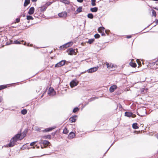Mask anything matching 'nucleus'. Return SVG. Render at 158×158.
<instances>
[{
	"instance_id": "f257e3e1",
	"label": "nucleus",
	"mask_w": 158,
	"mask_h": 158,
	"mask_svg": "<svg viewBox=\"0 0 158 158\" xmlns=\"http://www.w3.org/2000/svg\"><path fill=\"white\" fill-rule=\"evenodd\" d=\"M105 28L103 27H99V33L101 34V35L102 36H105V34L104 33V31L107 35L109 34V31H105Z\"/></svg>"
},
{
	"instance_id": "f03ea898",
	"label": "nucleus",
	"mask_w": 158,
	"mask_h": 158,
	"mask_svg": "<svg viewBox=\"0 0 158 158\" xmlns=\"http://www.w3.org/2000/svg\"><path fill=\"white\" fill-rule=\"evenodd\" d=\"M26 135H22L20 134H18L15 135L13 138L16 141L18 140H21L23 139V138Z\"/></svg>"
},
{
	"instance_id": "7ed1b4c3",
	"label": "nucleus",
	"mask_w": 158,
	"mask_h": 158,
	"mask_svg": "<svg viewBox=\"0 0 158 158\" xmlns=\"http://www.w3.org/2000/svg\"><path fill=\"white\" fill-rule=\"evenodd\" d=\"M104 64H106L107 68L109 69L113 70L115 68L114 65L111 63L106 62L104 63Z\"/></svg>"
},
{
	"instance_id": "20e7f679",
	"label": "nucleus",
	"mask_w": 158,
	"mask_h": 158,
	"mask_svg": "<svg viewBox=\"0 0 158 158\" xmlns=\"http://www.w3.org/2000/svg\"><path fill=\"white\" fill-rule=\"evenodd\" d=\"M65 62L66 61L65 60H61V61L56 64L55 65V67H59L62 66L65 64Z\"/></svg>"
},
{
	"instance_id": "39448f33",
	"label": "nucleus",
	"mask_w": 158,
	"mask_h": 158,
	"mask_svg": "<svg viewBox=\"0 0 158 158\" xmlns=\"http://www.w3.org/2000/svg\"><path fill=\"white\" fill-rule=\"evenodd\" d=\"M48 94L50 95H53L55 94V93L54 92V89L51 87L49 88L48 91Z\"/></svg>"
},
{
	"instance_id": "423d86ee",
	"label": "nucleus",
	"mask_w": 158,
	"mask_h": 158,
	"mask_svg": "<svg viewBox=\"0 0 158 158\" xmlns=\"http://www.w3.org/2000/svg\"><path fill=\"white\" fill-rule=\"evenodd\" d=\"M16 141H17L13 138L11 139L10 141V142L9 144V147H11L14 146Z\"/></svg>"
},
{
	"instance_id": "0eeeda50",
	"label": "nucleus",
	"mask_w": 158,
	"mask_h": 158,
	"mask_svg": "<svg viewBox=\"0 0 158 158\" xmlns=\"http://www.w3.org/2000/svg\"><path fill=\"white\" fill-rule=\"evenodd\" d=\"M58 15L59 17L61 18H66L67 17V14L66 12H64L59 13Z\"/></svg>"
},
{
	"instance_id": "6e6552de",
	"label": "nucleus",
	"mask_w": 158,
	"mask_h": 158,
	"mask_svg": "<svg viewBox=\"0 0 158 158\" xmlns=\"http://www.w3.org/2000/svg\"><path fill=\"white\" fill-rule=\"evenodd\" d=\"M98 68V67L91 68L88 70L87 72L89 73H92L96 71Z\"/></svg>"
},
{
	"instance_id": "1a4fd4ad",
	"label": "nucleus",
	"mask_w": 158,
	"mask_h": 158,
	"mask_svg": "<svg viewBox=\"0 0 158 158\" xmlns=\"http://www.w3.org/2000/svg\"><path fill=\"white\" fill-rule=\"evenodd\" d=\"M78 83V82L74 80H73L70 83V85L71 87H73L77 85Z\"/></svg>"
},
{
	"instance_id": "9d476101",
	"label": "nucleus",
	"mask_w": 158,
	"mask_h": 158,
	"mask_svg": "<svg viewBox=\"0 0 158 158\" xmlns=\"http://www.w3.org/2000/svg\"><path fill=\"white\" fill-rule=\"evenodd\" d=\"M125 115L128 117H130L132 116V117H135L136 116V115L135 114L133 115L131 112H125Z\"/></svg>"
},
{
	"instance_id": "9b49d317",
	"label": "nucleus",
	"mask_w": 158,
	"mask_h": 158,
	"mask_svg": "<svg viewBox=\"0 0 158 158\" xmlns=\"http://www.w3.org/2000/svg\"><path fill=\"white\" fill-rule=\"evenodd\" d=\"M68 54L71 55H73L75 53V51L72 48L69 49L67 51Z\"/></svg>"
},
{
	"instance_id": "f8f14e48",
	"label": "nucleus",
	"mask_w": 158,
	"mask_h": 158,
	"mask_svg": "<svg viewBox=\"0 0 158 158\" xmlns=\"http://www.w3.org/2000/svg\"><path fill=\"white\" fill-rule=\"evenodd\" d=\"M117 88V86L115 85H114L111 86L110 88V92H114L115 89Z\"/></svg>"
},
{
	"instance_id": "ddd939ff",
	"label": "nucleus",
	"mask_w": 158,
	"mask_h": 158,
	"mask_svg": "<svg viewBox=\"0 0 158 158\" xmlns=\"http://www.w3.org/2000/svg\"><path fill=\"white\" fill-rule=\"evenodd\" d=\"M34 11L35 9L34 7H32L30 8L29 11L28 12V14L30 15H32L34 13Z\"/></svg>"
},
{
	"instance_id": "4468645a",
	"label": "nucleus",
	"mask_w": 158,
	"mask_h": 158,
	"mask_svg": "<svg viewBox=\"0 0 158 158\" xmlns=\"http://www.w3.org/2000/svg\"><path fill=\"white\" fill-rule=\"evenodd\" d=\"M73 44V42H70L66 44H65L63 45V46H64V47L66 48L70 46H71Z\"/></svg>"
},
{
	"instance_id": "2eb2a0df",
	"label": "nucleus",
	"mask_w": 158,
	"mask_h": 158,
	"mask_svg": "<svg viewBox=\"0 0 158 158\" xmlns=\"http://www.w3.org/2000/svg\"><path fill=\"white\" fill-rule=\"evenodd\" d=\"M77 117L76 116H73L69 118V120L71 123L75 122L76 121V118Z\"/></svg>"
},
{
	"instance_id": "dca6fc26",
	"label": "nucleus",
	"mask_w": 158,
	"mask_h": 158,
	"mask_svg": "<svg viewBox=\"0 0 158 158\" xmlns=\"http://www.w3.org/2000/svg\"><path fill=\"white\" fill-rule=\"evenodd\" d=\"M55 127H51L47 128L43 130V132H48L51 131L53 129H54Z\"/></svg>"
},
{
	"instance_id": "f3484780",
	"label": "nucleus",
	"mask_w": 158,
	"mask_h": 158,
	"mask_svg": "<svg viewBox=\"0 0 158 158\" xmlns=\"http://www.w3.org/2000/svg\"><path fill=\"white\" fill-rule=\"evenodd\" d=\"M75 135L74 133L71 132L69 134V137L70 139H72L75 137Z\"/></svg>"
},
{
	"instance_id": "a211bd4d",
	"label": "nucleus",
	"mask_w": 158,
	"mask_h": 158,
	"mask_svg": "<svg viewBox=\"0 0 158 158\" xmlns=\"http://www.w3.org/2000/svg\"><path fill=\"white\" fill-rule=\"evenodd\" d=\"M42 138L43 139H50L51 138V136L50 135H44L42 136Z\"/></svg>"
},
{
	"instance_id": "6ab92c4d",
	"label": "nucleus",
	"mask_w": 158,
	"mask_h": 158,
	"mask_svg": "<svg viewBox=\"0 0 158 158\" xmlns=\"http://www.w3.org/2000/svg\"><path fill=\"white\" fill-rule=\"evenodd\" d=\"M90 11L92 12H96L98 10V8L96 7L91 8L90 9Z\"/></svg>"
},
{
	"instance_id": "aec40b11",
	"label": "nucleus",
	"mask_w": 158,
	"mask_h": 158,
	"mask_svg": "<svg viewBox=\"0 0 158 158\" xmlns=\"http://www.w3.org/2000/svg\"><path fill=\"white\" fill-rule=\"evenodd\" d=\"M30 0H25L24 4V6H26L28 5V4L30 3Z\"/></svg>"
},
{
	"instance_id": "412c9836",
	"label": "nucleus",
	"mask_w": 158,
	"mask_h": 158,
	"mask_svg": "<svg viewBox=\"0 0 158 158\" xmlns=\"http://www.w3.org/2000/svg\"><path fill=\"white\" fill-rule=\"evenodd\" d=\"M129 64L130 66L133 67H135L136 66V64L135 63L131 62Z\"/></svg>"
},
{
	"instance_id": "4be33fe9",
	"label": "nucleus",
	"mask_w": 158,
	"mask_h": 158,
	"mask_svg": "<svg viewBox=\"0 0 158 158\" xmlns=\"http://www.w3.org/2000/svg\"><path fill=\"white\" fill-rule=\"evenodd\" d=\"M60 1L65 4H69V2L67 0H60Z\"/></svg>"
},
{
	"instance_id": "5701e85b",
	"label": "nucleus",
	"mask_w": 158,
	"mask_h": 158,
	"mask_svg": "<svg viewBox=\"0 0 158 158\" xmlns=\"http://www.w3.org/2000/svg\"><path fill=\"white\" fill-rule=\"evenodd\" d=\"M132 127L134 129H137L138 128V127L137 126V124L136 123H133L132 125Z\"/></svg>"
},
{
	"instance_id": "b1692460",
	"label": "nucleus",
	"mask_w": 158,
	"mask_h": 158,
	"mask_svg": "<svg viewBox=\"0 0 158 158\" xmlns=\"http://www.w3.org/2000/svg\"><path fill=\"white\" fill-rule=\"evenodd\" d=\"M43 143L44 145H49L50 143V142L48 141L47 140H44L43 141Z\"/></svg>"
},
{
	"instance_id": "393cba45",
	"label": "nucleus",
	"mask_w": 158,
	"mask_h": 158,
	"mask_svg": "<svg viewBox=\"0 0 158 158\" xmlns=\"http://www.w3.org/2000/svg\"><path fill=\"white\" fill-rule=\"evenodd\" d=\"M82 8L81 6L79 7H78L77 10V13H80L82 11Z\"/></svg>"
},
{
	"instance_id": "a878e982",
	"label": "nucleus",
	"mask_w": 158,
	"mask_h": 158,
	"mask_svg": "<svg viewBox=\"0 0 158 158\" xmlns=\"http://www.w3.org/2000/svg\"><path fill=\"white\" fill-rule=\"evenodd\" d=\"M152 16H154L155 17H156V14L155 11L153 9L152 10Z\"/></svg>"
},
{
	"instance_id": "bb28decb",
	"label": "nucleus",
	"mask_w": 158,
	"mask_h": 158,
	"mask_svg": "<svg viewBox=\"0 0 158 158\" xmlns=\"http://www.w3.org/2000/svg\"><path fill=\"white\" fill-rule=\"evenodd\" d=\"M87 17L88 18L92 19L94 17L93 15L92 14H89L87 15Z\"/></svg>"
},
{
	"instance_id": "cd10ccee",
	"label": "nucleus",
	"mask_w": 158,
	"mask_h": 158,
	"mask_svg": "<svg viewBox=\"0 0 158 158\" xmlns=\"http://www.w3.org/2000/svg\"><path fill=\"white\" fill-rule=\"evenodd\" d=\"M94 39H90L89 40L87 43L90 44H92L93 43V42L94 41Z\"/></svg>"
},
{
	"instance_id": "c85d7f7f",
	"label": "nucleus",
	"mask_w": 158,
	"mask_h": 158,
	"mask_svg": "<svg viewBox=\"0 0 158 158\" xmlns=\"http://www.w3.org/2000/svg\"><path fill=\"white\" fill-rule=\"evenodd\" d=\"M46 9V7L45 6H44L40 7V10L41 11H44Z\"/></svg>"
},
{
	"instance_id": "c756f323",
	"label": "nucleus",
	"mask_w": 158,
	"mask_h": 158,
	"mask_svg": "<svg viewBox=\"0 0 158 158\" xmlns=\"http://www.w3.org/2000/svg\"><path fill=\"white\" fill-rule=\"evenodd\" d=\"M27 19L29 20H33V18L30 15H27Z\"/></svg>"
},
{
	"instance_id": "7c9ffc66",
	"label": "nucleus",
	"mask_w": 158,
	"mask_h": 158,
	"mask_svg": "<svg viewBox=\"0 0 158 158\" xmlns=\"http://www.w3.org/2000/svg\"><path fill=\"white\" fill-rule=\"evenodd\" d=\"M21 114H25L27 113V110L25 109H24L21 111Z\"/></svg>"
},
{
	"instance_id": "2f4dec72",
	"label": "nucleus",
	"mask_w": 158,
	"mask_h": 158,
	"mask_svg": "<svg viewBox=\"0 0 158 158\" xmlns=\"http://www.w3.org/2000/svg\"><path fill=\"white\" fill-rule=\"evenodd\" d=\"M69 131L68 130L67 128H65L63 130V132L64 134H67L68 133Z\"/></svg>"
},
{
	"instance_id": "473e14b6",
	"label": "nucleus",
	"mask_w": 158,
	"mask_h": 158,
	"mask_svg": "<svg viewBox=\"0 0 158 158\" xmlns=\"http://www.w3.org/2000/svg\"><path fill=\"white\" fill-rule=\"evenodd\" d=\"M95 2V0H91V4L92 6H94L96 5Z\"/></svg>"
},
{
	"instance_id": "72a5a7b5",
	"label": "nucleus",
	"mask_w": 158,
	"mask_h": 158,
	"mask_svg": "<svg viewBox=\"0 0 158 158\" xmlns=\"http://www.w3.org/2000/svg\"><path fill=\"white\" fill-rule=\"evenodd\" d=\"M78 110H79V109L78 108H77V107L75 108L73 110V112L75 113V112H76L78 111Z\"/></svg>"
},
{
	"instance_id": "f704fd0d",
	"label": "nucleus",
	"mask_w": 158,
	"mask_h": 158,
	"mask_svg": "<svg viewBox=\"0 0 158 158\" xmlns=\"http://www.w3.org/2000/svg\"><path fill=\"white\" fill-rule=\"evenodd\" d=\"M137 62L139 64V66L141 65V62L139 61V59H137L136 60Z\"/></svg>"
},
{
	"instance_id": "c9c22d12",
	"label": "nucleus",
	"mask_w": 158,
	"mask_h": 158,
	"mask_svg": "<svg viewBox=\"0 0 158 158\" xmlns=\"http://www.w3.org/2000/svg\"><path fill=\"white\" fill-rule=\"evenodd\" d=\"M94 36L95 38H99V34H96L94 35Z\"/></svg>"
},
{
	"instance_id": "e433bc0d",
	"label": "nucleus",
	"mask_w": 158,
	"mask_h": 158,
	"mask_svg": "<svg viewBox=\"0 0 158 158\" xmlns=\"http://www.w3.org/2000/svg\"><path fill=\"white\" fill-rule=\"evenodd\" d=\"M140 111L142 112H143L144 113V114L146 113V109H142V110H140Z\"/></svg>"
},
{
	"instance_id": "4c0bfd02",
	"label": "nucleus",
	"mask_w": 158,
	"mask_h": 158,
	"mask_svg": "<svg viewBox=\"0 0 158 158\" xmlns=\"http://www.w3.org/2000/svg\"><path fill=\"white\" fill-rule=\"evenodd\" d=\"M36 142H33L31 143H30V146H33V145L35 144V143Z\"/></svg>"
},
{
	"instance_id": "58836bf2",
	"label": "nucleus",
	"mask_w": 158,
	"mask_h": 158,
	"mask_svg": "<svg viewBox=\"0 0 158 158\" xmlns=\"http://www.w3.org/2000/svg\"><path fill=\"white\" fill-rule=\"evenodd\" d=\"M6 87L4 86H0V90L5 88Z\"/></svg>"
},
{
	"instance_id": "ea45409f",
	"label": "nucleus",
	"mask_w": 158,
	"mask_h": 158,
	"mask_svg": "<svg viewBox=\"0 0 158 158\" xmlns=\"http://www.w3.org/2000/svg\"><path fill=\"white\" fill-rule=\"evenodd\" d=\"M15 43L16 44H20V42H19L18 40H16L15 41Z\"/></svg>"
},
{
	"instance_id": "a19ab883",
	"label": "nucleus",
	"mask_w": 158,
	"mask_h": 158,
	"mask_svg": "<svg viewBox=\"0 0 158 158\" xmlns=\"http://www.w3.org/2000/svg\"><path fill=\"white\" fill-rule=\"evenodd\" d=\"M16 20L17 23H18L19 22L20 19H19L17 18L16 19Z\"/></svg>"
},
{
	"instance_id": "79ce46f5",
	"label": "nucleus",
	"mask_w": 158,
	"mask_h": 158,
	"mask_svg": "<svg viewBox=\"0 0 158 158\" xmlns=\"http://www.w3.org/2000/svg\"><path fill=\"white\" fill-rule=\"evenodd\" d=\"M77 2H82L83 1V0H77Z\"/></svg>"
},
{
	"instance_id": "37998d69",
	"label": "nucleus",
	"mask_w": 158,
	"mask_h": 158,
	"mask_svg": "<svg viewBox=\"0 0 158 158\" xmlns=\"http://www.w3.org/2000/svg\"><path fill=\"white\" fill-rule=\"evenodd\" d=\"M131 37V35H129L127 36V38H130Z\"/></svg>"
},
{
	"instance_id": "c03bdc74",
	"label": "nucleus",
	"mask_w": 158,
	"mask_h": 158,
	"mask_svg": "<svg viewBox=\"0 0 158 158\" xmlns=\"http://www.w3.org/2000/svg\"><path fill=\"white\" fill-rule=\"evenodd\" d=\"M2 100V98H0V102H1Z\"/></svg>"
},
{
	"instance_id": "a18cd8bd",
	"label": "nucleus",
	"mask_w": 158,
	"mask_h": 158,
	"mask_svg": "<svg viewBox=\"0 0 158 158\" xmlns=\"http://www.w3.org/2000/svg\"><path fill=\"white\" fill-rule=\"evenodd\" d=\"M153 8H154L155 9L158 10V7L157 8V7H155V8L154 7Z\"/></svg>"
},
{
	"instance_id": "49530a36",
	"label": "nucleus",
	"mask_w": 158,
	"mask_h": 158,
	"mask_svg": "<svg viewBox=\"0 0 158 158\" xmlns=\"http://www.w3.org/2000/svg\"><path fill=\"white\" fill-rule=\"evenodd\" d=\"M31 1L32 2H35L37 1V0H31Z\"/></svg>"
},
{
	"instance_id": "de8ad7c7",
	"label": "nucleus",
	"mask_w": 158,
	"mask_h": 158,
	"mask_svg": "<svg viewBox=\"0 0 158 158\" xmlns=\"http://www.w3.org/2000/svg\"><path fill=\"white\" fill-rule=\"evenodd\" d=\"M23 17H25V14H23Z\"/></svg>"
},
{
	"instance_id": "09e8293b",
	"label": "nucleus",
	"mask_w": 158,
	"mask_h": 158,
	"mask_svg": "<svg viewBox=\"0 0 158 158\" xmlns=\"http://www.w3.org/2000/svg\"><path fill=\"white\" fill-rule=\"evenodd\" d=\"M139 115L141 116H143L144 115V114H139Z\"/></svg>"
},
{
	"instance_id": "8fccbe9b",
	"label": "nucleus",
	"mask_w": 158,
	"mask_h": 158,
	"mask_svg": "<svg viewBox=\"0 0 158 158\" xmlns=\"http://www.w3.org/2000/svg\"><path fill=\"white\" fill-rule=\"evenodd\" d=\"M156 23H158V20H157L156 21Z\"/></svg>"
},
{
	"instance_id": "3c124183",
	"label": "nucleus",
	"mask_w": 158,
	"mask_h": 158,
	"mask_svg": "<svg viewBox=\"0 0 158 158\" xmlns=\"http://www.w3.org/2000/svg\"><path fill=\"white\" fill-rule=\"evenodd\" d=\"M157 139H158V134L157 135Z\"/></svg>"
},
{
	"instance_id": "603ef678",
	"label": "nucleus",
	"mask_w": 158,
	"mask_h": 158,
	"mask_svg": "<svg viewBox=\"0 0 158 158\" xmlns=\"http://www.w3.org/2000/svg\"><path fill=\"white\" fill-rule=\"evenodd\" d=\"M98 31H99V28L98 29Z\"/></svg>"
},
{
	"instance_id": "864d4df0",
	"label": "nucleus",
	"mask_w": 158,
	"mask_h": 158,
	"mask_svg": "<svg viewBox=\"0 0 158 158\" xmlns=\"http://www.w3.org/2000/svg\"><path fill=\"white\" fill-rule=\"evenodd\" d=\"M43 95H42V96H41V97H43Z\"/></svg>"
},
{
	"instance_id": "5fc2aeb1",
	"label": "nucleus",
	"mask_w": 158,
	"mask_h": 158,
	"mask_svg": "<svg viewBox=\"0 0 158 158\" xmlns=\"http://www.w3.org/2000/svg\"><path fill=\"white\" fill-rule=\"evenodd\" d=\"M26 44V43H25L24 44V45H25V44Z\"/></svg>"
}]
</instances>
